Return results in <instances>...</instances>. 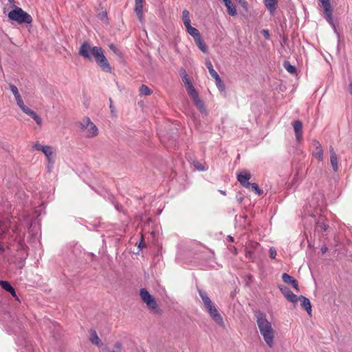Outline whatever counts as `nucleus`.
<instances>
[{
    "label": "nucleus",
    "instance_id": "8fccbe9b",
    "mask_svg": "<svg viewBox=\"0 0 352 352\" xmlns=\"http://www.w3.org/2000/svg\"><path fill=\"white\" fill-rule=\"evenodd\" d=\"M348 90H349V92L350 93V94L352 96V80L350 81V82L349 84Z\"/></svg>",
    "mask_w": 352,
    "mask_h": 352
},
{
    "label": "nucleus",
    "instance_id": "603ef678",
    "mask_svg": "<svg viewBox=\"0 0 352 352\" xmlns=\"http://www.w3.org/2000/svg\"><path fill=\"white\" fill-rule=\"evenodd\" d=\"M321 251H322V252L323 254L325 253L327 251V247H322V249H321Z\"/></svg>",
    "mask_w": 352,
    "mask_h": 352
},
{
    "label": "nucleus",
    "instance_id": "3c124183",
    "mask_svg": "<svg viewBox=\"0 0 352 352\" xmlns=\"http://www.w3.org/2000/svg\"><path fill=\"white\" fill-rule=\"evenodd\" d=\"M109 47H110V49H111V50H113L114 52H116L117 49H116V47L113 44L110 45H109Z\"/></svg>",
    "mask_w": 352,
    "mask_h": 352
},
{
    "label": "nucleus",
    "instance_id": "c85d7f7f",
    "mask_svg": "<svg viewBox=\"0 0 352 352\" xmlns=\"http://www.w3.org/2000/svg\"><path fill=\"white\" fill-rule=\"evenodd\" d=\"M249 188H251L252 191L258 195L263 193V191L259 188L258 186L256 183H250V186Z\"/></svg>",
    "mask_w": 352,
    "mask_h": 352
},
{
    "label": "nucleus",
    "instance_id": "0eeeda50",
    "mask_svg": "<svg viewBox=\"0 0 352 352\" xmlns=\"http://www.w3.org/2000/svg\"><path fill=\"white\" fill-rule=\"evenodd\" d=\"M237 180L243 187L246 188H249L250 186V183L249 180L251 178L250 173L247 170H243L240 173H239L236 175Z\"/></svg>",
    "mask_w": 352,
    "mask_h": 352
},
{
    "label": "nucleus",
    "instance_id": "4be33fe9",
    "mask_svg": "<svg viewBox=\"0 0 352 352\" xmlns=\"http://www.w3.org/2000/svg\"><path fill=\"white\" fill-rule=\"evenodd\" d=\"M185 28L186 29L187 32L193 37L194 40H196L197 38L201 37V34L199 30L195 28L192 27L190 24L186 26Z\"/></svg>",
    "mask_w": 352,
    "mask_h": 352
},
{
    "label": "nucleus",
    "instance_id": "ea45409f",
    "mask_svg": "<svg viewBox=\"0 0 352 352\" xmlns=\"http://www.w3.org/2000/svg\"><path fill=\"white\" fill-rule=\"evenodd\" d=\"M14 98H15L17 105L19 107L20 109L25 105L21 94L19 96L15 97Z\"/></svg>",
    "mask_w": 352,
    "mask_h": 352
},
{
    "label": "nucleus",
    "instance_id": "13d9d810",
    "mask_svg": "<svg viewBox=\"0 0 352 352\" xmlns=\"http://www.w3.org/2000/svg\"><path fill=\"white\" fill-rule=\"evenodd\" d=\"M110 352H118V351H116L115 350H113V351H111Z\"/></svg>",
    "mask_w": 352,
    "mask_h": 352
},
{
    "label": "nucleus",
    "instance_id": "6ab92c4d",
    "mask_svg": "<svg viewBox=\"0 0 352 352\" xmlns=\"http://www.w3.org/2000/svg\"><path fill=\"white\" fill-rule=\"evenodd\" d=\"M47 158V161H50L54 160V148L51 146H47L46 148L42 152Z\"/></svg>",
    "mask_w": 352,
    "mask_h": 352
},
{
    "label": "nucleus",
    "instance_id": "473e14b6",
    "mask_svg": "<svg viewBox=\"0 0 352 352\" xmlns=\"http://www.w3.org/2000/svg\"><path fill=\"white\" fill-rule=\"evenodd\" d=\"M284 67L290 74H294L296 71V67L292 65L289 62H285Z\"/></svg>",
    "mask_w": 352,
    "mask_h": 352
},
{
    "label": "nucleus",
    "instance_id": "4c0bfd02",
    "mask_svg": "<svg viewBox=\"0 0 352 352\" xmlns=\"http://www.w3.org/2000/svg\"><path fill=\"white\" fill-rule=\"evenodd\" d=\"M9 87H10V91L13 94L14 98L20 95L18 88L15 85H10Z\"/></svg>",
    "mask_w": 352,
    "mask_h": 352
},
{
    "label": "nucleus",
    "instance_id": "bf43d9fd",
    "mask_svg": "<svg viewBox=\"0 0 352 352\" xmlns=\"http://www.w3.org/2000/svg\"><path fill=\"white\" fill-rule=\"evenodd\" d=\"M239 3H241L243 0H237Z\"/></svg>",
    "mask_w": 352,
    "mask_h": 352
},
{
    "label": "nucleus",
    "instance_id": "5701e85b",
    "mask_svg": "<svg viewBox=\"0 0 352 352\" xmlns=\"http://www.w3.org/2000/svg\"><path fill=\"white\" fill-rule=\"evenodd\" d=\"M298 301L300 302L302 308H311L310 300L307 298L300 296L298 298Z\"/></svg>",
    "mask_w": 352,
    "mask_h": 352
},
{
    "label": "nucleus",
    "instance_id": "aec40b11",
    "mask_svg": "<svg viewBox=\"0 0 352 352\" xmlns=\"http://www.w3.org/2000/svg\"><path fill=\"white\" fill-rule=\"evenodd\" d=\"M225 6L227 8L228 13L230 16H235L236 14V10L231 0H223Z\"/></svg>",
    "mask_w": 352,
    "mask_h": 352
},
{
    "label": "nucleus",
    "instance_id": "dca6fc26",
    "mask_svg": "<svg viewBox=\"0 0 352 352\" xmlns=\"http://www.w3.org/2000/svg\"><path fill=\"white\" fill-rule=\"evenodd\" d=\"M282 279L284 283L288 285H291L294 289L298 290V281L296 279H294L292 276L285 273L282 275Z\"/></svg>",
    "mask_w": 352,
    "mask_h": 352
},
{
    "label": "nucleus",
    "instance_id": "09e8293b",
    "mask_svg": "<svg viewBox=\"0 0 352 352\" xmlns=\"http://www.w3.org/2000/svg\"><path fill=\"white\" fill-rule=\"evenodd\" d=\"M121 344L120 342H116L115 344V348L116 349V351H120L121 349Z\"/></svg>",
    "mask_w": 352,
    "mask_h": 352
},
{
    "label": "nucleus",
    "instance_id": "1a4fd4ad",
    "mask_svg": "<svg viewBox=\"0 0 352 352\" xmlns=\"http://www.w3.org/2000/svg\"><path fill=\"white\" fill-rule=\"evenodd\" d=\"M140 296L142 300L146 303V305L149 307H153L152 308H155L154 305H155V302L154 298L149 294V292L146 289H140Z\"/></svg>",
    "mask_w": 352,
    "mask_h": 352
},
{
    "label": "nucleus",
    "instance_id": "2eb2a0df",
    "mask_svg": "<svg viewBox=\"0 0 352 352\" xmlns=\"http://www.w3.org/2000/svg\"><path fill=\"white\" fill-rule=\"evenodd\" d=\"M293 126L296 140L299 142L301 140L302 135V124L300 120H296L293 124Z\"/></svg>",
    "mask_w": 352,
    "mask_h": 352
},
{
    "label": "nucleus",
    "instance_id": "f257e3e1",
    "mask_svg": "<svg viewBox=\"0 0 352 352\" xmlns=\"http://www.w3.org/2000/svg\"><path fill=\"white\" fill-rule=\"evenodd\" d=\"M325 206V200L324 195L321 191L315 192L311 199L309 201V204L304 208V216H310L314 219L317 215L319 216L316 221L317 228H320L322 231H326L328 226L325 223V218L321 214Z\"/></svg>",
    "mask_w": 352,
    "mask_h": 352
},
{
    "label": "nucleus",
    "instance_id": "a878e982",
    "mask_svg": "<svg viewBox=\"0 0 352 352\" xmlns=\"http://www.w3.org/2000/svg\"><path fill=\"white\" fill-rule=\"evenodd\" d=\"M199 294H200V296H201L204 303L206 306V308H212L211 300H210L208 296L206 295V294L204 292H199Z\"/></svg>",
    "mask_w": 352,
    "mask_h": 352
},
{
    "label": "nucleus",
    "instance_id": "5fc2aeb1",
    "mask_svg": "<svg viewBox=\"0 0 352 352\" xmlns=\"http://www.w3.org/2000/svg\"><path fill=\"white\" fill-rule=\"evenodd\" d=\"M228 239L230 241H233V238H232L231 236H228Z\"/></svg>",
    "mask_w": 352,
    "mask_h": 352
},
{
    "label": "nucleus",
    "instance_id": "a18cd8bd",
    "mask_svg": "<svg viewBox=\"0 0 352 352\" xmlns=\"http://www.w3.org/2000/svg\"><path fill=\"white\" fill-rule=\"evenodd\" d=\"M194 166H195V167L197 169H198L199 170H205L204 167L203 166H201V164L199 162H194Z\"/></svg>",
    "mask_w": 352,
    "mask_h": 352
},
{
    "label": "nucleus",
    "instance_id": "a19ab883",
    "mask_svg": "<svg viewBox=\"0 0 352 352\" xmlns=\"http://www.w3.org/2000/svg\"><path fill=\"white\" fill-rule=\"evenodd\" d=\"M14 98H15L17 105L19 107L20 109L25 105L21 94L19 96L15 97Z\"/></svg>",
    "mask_w": 352,
    "mask_h": 352
},
{
    "label": "nucleus",
    "instance_id": "2f4dec72",
    "mask_svg": "<svg viewBox=\"0 0 352 352\" xmlns=\"http://www.w3.org/2000/svg\"><path fill=\"white\" fill-rule=\"evenodd\" d=\"M140 92L141 95L148 96L151 94V89L146 85H142L140 88Z\"/></svg>",
    "mask_w": 352,
    "mask_h": 352
},
{
    "label": "nucleus",
    "instance_id": "423d86ee",
    "mask_svg": "<svg viewBox=\"0 0 352 352\" xmlns=\"http://www.w3.org/2000/svg\"><path fill=\"white\" fill-rule=\"evenodd\" d=\"M319 1L321 3V5L323 8L324 18L328 21V23L332 26V28L334 30V32H336L337 30L332 17L333 10L330 3V0H319Z\"/></svg>",
    "mask_w": 352,
    "mask_h": 352
},
{
    "label": "nucleus",
    "instance_id": "b1692460",
    "mask_svg": "<svg viewBox=\"0 0 352 352\" xmlns=\"http://www.w3.org/2000/svg\"><path fill=\"white\" fill-rule=\"evenodd\" d=\"M195 106L201 112L205 111L206 109L203 101L199 98V96L192 99Z\"/></svg>",
    "mask_w": 352,
    "mask_h": 352
},
{
    "label": "nucleus",
    "instance_id": "864d4df0",
    "mask_svg": "<svg viewBox=\"0 0 352 352\" xmlns=\"http://www.w3.org/2000/svg\"><path fill=\"white\" fill-rule=\"evenodd\" d=\"M307 311V314L309 316H311V311H312V309H306Z\"/></svg>",
    "mask_w": 352,
    "mask_h": 352
},
{
    "label": "nucleus",
    "instance_id": "4468645a",
    "mask_svg": "<svg viewBox=\"0 0 352 352\" xmlns=\"http://www.w3.org/2000/svg\"><path fill=\"white\" fill-rule=\"evenodd\" d=\"M329 153H330V162L331 165L335 172L338 170V156L334 151V148L332 146L329 148Z\"/></svg>",
    "mask_w": 352,
    "mask_h": 352
},
{
    "label": "nucleus",
    "instance_id": "412c9836",
    "mask_svg": "<svg viewBox=\"0 0 352 352\" xmlns=\"http://www.w3.org/2000/svg\"><path fill=\"white\" fill-rule=\"evenodd\" d=\"M264 3L269 12L274 14L276 10L277 0H264Z\"/></svg>",
    "mask_w": 352,
    "mask_h": 352
},
{
    "label": "nucleus",
    "instance_id": "393cba45",
    "mask_svg": "<svg viewBox=\"0 0 352 352\" xmlns=\"http://www.w3.org/2000/svg\"><path fill=\"white\" fill-rule=\"evenodd\" d=\"M182 17L185 27L190 24V13L187 10H183Z\"/></svg>",
    "mask_w": 352,
    "mask_h": 352
},
{
    "label": "nucleus",
    "instance_id": "9d476101",
    "mask_svg": "<svg viewBox=\"0 0 352 352\" xmlns=\"http://www.w3.org/2000/svg\"><path fill=\"white\" fill-rule=\"evenodd\" d=\"M210 316L212 320L219 326L224 327V322L223 318L218 309H208Z\"/></svg>",
    "mask_w": 352,
    "mask_h": 352
},
{
    "label": "nucleus",
    "instance_id": "6e6d98bb",
    "mask_svg": "<svg viewBox=\"0 0 352 352\" xmlns=\"http://www.w3.org/2000/svg\"><path fill=\"white\" fill-rule=\"evenodd\" d=\"M109 100H110V102H111V104H110V108L111 109V111H113V110H112L113 106H112V101H111V99H110Z\"/></svg>",
    "mask_w": 352,
    "mask_h": 352
},
{
    "label": "nucleus",
    "instance_id": "20e7f679",
    "mask_svg": "<svg viewBox=\"0 0 352 352\" xmlns=\"http://www.w3.org/2000/svg\"><path fill=\"white\" fill-rule=\"evenodd\" d=\"M8 17L19 23H31L32 22V16L19 7H15L14 10H11L8 13Z\"/></svg>",
    "mask_w": 352,
    "mask_h": 352
},
{
    "label": "nucleus",
    "instance_id": "f704fd0d",
    "mask_svg": "<svg viewBox=\"0 0 352 352\" xmlns=\"http://www.w3.org/2000/svg\"><path fill=\"white\" fill-rule=\"evenodd\" d=\"M19 248L21 251H24L25 253V255L24 256H23L24 258V259L26 258V256L28 255L27 254V250H28V247L27 245L24 243V241L23 240H20L19 243Z\"/></svg>",
    "mask_w": 352,
    "mask_h": 352
},
{
    "label": "nucleus",
    "instance_id": "9b49d317",
    "mask_svg": "<svg viewBox=\"0 0 352 352\" xmlns=\"http://www.w3.org/2000/svg\"><path fill=\"white\" fill-rule=\"evenodd\" d=\"M280 290L282 291V293L284 294V296L286 297V298L290 301L294 303L298 302V296L294 294L289 289L285 287H280Z\"/></svg>",
    "mask_w": 352,
    "mask_h": 352
},
{
    "label": "nucleus",
    "instance_id": "58836bf2",
    "mask_svg": "<svg viewBox=\"0 0 352 352\" xmlns=\"http://www.w3.org/2000/svg\"><path fill=\"white\" fill-rule=\"evenodd\" d=\"M36 122L37 124H42V119L35 112L30 116Z\"/></svg>",
    "mask_w": 352,
    "mask_h": 352
},
{
    "label": "nucleus",
    "instance_id": "de8ad7c7",
    "mask_svg": "<svg viewBox=\"0 0 352 352\" xmlns=\"http://www.w3.org/2000/svg\"><path fill=\"white\" fill-rule=\"evenodd\" d=\"M206 66L208 68V71L212 69H213V66L212 65V63L208 59L206 60Z\"/></svg>",
    "mask_w": 352,
    "mask_h": 352
},
{
    "label": "nucleus",
    "instance_id": "c9c22d12",
    "mask_svg": "<svg viewBox=\"0 0 352 352\" xmlns=\"http://www.w3.org/2000/svg\"><path fill=\"white\" fill-rule=\"evenodd\" d=\"M21 109L24 113L27 114L29 116H31L34 113L33 110H32L26 105H24L23 107L21 108Z\"/></svg>",
    "mask_w": 352,
    "mask_h": 352
},
{
    "label": "nucleus",
    "instance_id": "7ed1b4c3",
    "mask_svg": "<svg viewBox=\"0 0 352 352\" xmlns=\"http://www.w3.org/2000/svg\"><path fill=\"white\" fill-rule=\"evenodd\" d=\"M254 316L261 334L267 346L272 348L274 345V331L271 322L268 321L266 315L260 309L255 311Z\"/></svg>",
    "mask_w": 352,
    "mask_h": 352
},
{
    "label": "nucleus",
    "instance_id": "49530a36",
    "mask_svg": "<svg viewBox=\"0 0 352 352\" xmlns=\"http://www.w3.org/2000/svg\"><path fill=\"white\" fill-rule=\"evenodd\" d=\"M261 34L263 35V36L266 38V39H269L270 38V32L267 30H263L261 31Z\"/></svg>",
    "mask_w": 352,
    "mask_h": 352
},
{
    "label": "nucleus",
    "instance_id": "c03bdc74",
    "mask_svg": "<svg viewBox=\"0 0 352 352\" xmlns=\"http://www.w3.org/2000/svg\"><path fill=\"white\" fill-rule=\"evenodd\" d=\"M276 256V250L274 248H270V256L272 258H275Z\"/></svg>",
    "mask_w": 352,
    "mask_h": 352
},
{
    "label": "nucleus",
    "instance_id": "79ce46f5",
    "mask_svg": "<svg viewBox=\"0 0 352 352\" xmlns=\"http://www.w3.org/2000/svg\"><path fill=\"white\" fill-rule=\"evenodd\" d=\"M210 76L214 78H217L218 77H219V74H217V72L213 69H210L208 71Z\"/></svg>",
    "mask_w": 352,
    "mask_h": 352
},
{
    "label": "nucleus",
    "instance_id": "72a5a7b5",
    "mask_svg": "<svg viewBox=\"0 0 352 352\" xmlns=\"http://www.w3.org/2000/svg\"><path fill=\"white\" fill-rule=\"evenodd\" d=\"M6 228L1 227L0 225V239L3 238V234L6 232ZM5 248L2 245L1 242H0V254L4 252Z\"/></svg>",
    "mask_w": 352,
    "mask_h": 352
},
{
    "label": "nucleus",
    "instance_id": "bb28decb",
    "mask_svg": "<svg viewBox=\"0 0 352 352\" xmlns=\"http://www.w3.org/2000/svg\"><path fill=\"white\" fill-rule=\"evenodd\" d=\"M195 42L201 51H202L204 53L207 52V47L202 41L201 37H199V38L195 40Z\"/></svg>",
    "mask_w": 352,
    "mask_h": 352
},
{
    "label": "nucleus",
    "instance_id": "e433bc0d",
    "mask_svg": "<svg viewBox=\"0 0 352 352\" xmlns=\"http://www.w3.org/2000/svg\"><path fill=\"white\" fill-rule=\"evenodd\" d=\"M47 146V145H42L37 142L34 144L33 148L36 151L43 152Z\"/></svg>",
    "mask_w": 352,
    "mask_h": 352
},
{
    "label": "nucleus",
    "instance_id": "c756f323",
    "mask_svg": "<svg viewBox=\"0 0 352 352\" xmlns=\"http://www.w3.org/2000/svg\"><path fill=\"white\" fill-rule=\"evenodd\" d=\"M182 78V81L186 86V88L188 87L189 85H192V82H190V80L188 74H186V72L185 71L183 72Z\"/></svg>",
    "mask_w": 352,
    "mask_h": 352
},
{
    "label": "nucleus",
    "instance_id": "4d7b16f0",
    "mask_svg": "<svg viewBox=\"0 0 352 352\" xmlns=\"http://www.w3.org/2000/svg\"><path fill=\"white\" fill-rule=\"evenodd\" d=\"M8 1L10 3H14V0H8Z\"/></svg>",
    "mask_w": 352,
    "mask_h": 352
},
{
    "label": "nucleus",
    "instance_id": "ddd939ff",
    "mask_svg": "<svg viewBox=\"0 0 352 352\" xmlns=\"http://www.w3.org/2000/svg\"><path fill=\"white\" fill-rule=\"evenodd\" d=\"M144 0H135V8L134 11L136 13L140 21L143 19V6Z\"/></svg>",
    "mask_w": 352,
    "mask_h": 352
},
{
    "label": "nucleus",
    "instance_id": "cd10ccee",
    "mask_svg": "<svg viewBox=\"0 0 352 352\" xmlns=\"http://www.w3.org/2000/svg\"><path fill=\"white\" fill-rule=\"evenodd\" d=\"M186 91L188 94L191 98V99L196 98L197 96H199L192 85H189L188 87H186Z\"/></svg>",
    "mask_w": 352,
    "mask_h": 352
},
{
    "label": "nucleus",
    "instance_id": "37998d69",
    "mask_svg": "<svg viewBox=\"0 0 352 352\" xmlns=\"http://www.w3.org/2000/svg\"><path fill=\"white\" fill-rule=\"evenodd\" d=\"M54 162V160H52V162L50 161H47V168L48 172H50L51 170L53 168Z\"/></svg>",
    "mask_w": 352,
    "mask_h": 352
},
{
    "label": "nucleus",
    "instance_id": "7c9ffc66",
    "mask_svg": "<svg viewBox=\"0 0 352 352\" xmlns=\"http://www.w3.org/2000/svg\"><path fill=\"white\" fill-rule=\"evenodd\" d=\"M215 84L217 88L220 91H225V85L223 82H222L220 77H218L217 78H215Z\"/></svg>",
    "mask_w": 352,
    "mask_h": 352
},
{
    "label": "nucleus",
    "instance_id": "f8f14e48",
    "mask_svg": "<svg viewBox=\"0 0 352 352\" xmlns=\"http://www.w3.org/2000/svg\"><path fill=\"white\" fill-rule=\"evenodd\" d=\"M314 146L316 147V149L313 151V156L318 159L319 161L323 160V150L321 146L320 142L317 140H314L313 142Z\"/></svg>",
    "mask_w": 352,
    "mask_h": 352
},
{
    "label": "nucleus",
    "instance_id": "f03ea898",
    "mask_svg": "<svg viewBox=\"0 0 352 352\" xmlns=\"http://www.w3.org/2000/svg\"><path fill=\"white\" fill-rule=\"evenodd\" d=\"M78 54L83 58L89 61L94 59L102 71L109 73L111 72L110 64L101 47L93 46L88 42H84L80 47Z\"/></svg>",
    "mask_w": 352,
    "mask_h": 352
},
{
    "label": "nucleus",
    "instance_id": "f3484780",
    "mask_svg": "<svg viewBox=\"0 0 352 352\" xmlns=\"http://www.w3.org/2000/svg\"><path fill=\"white\" fill-rule=\"evenodd\" d=\"M89 340L90 342L98 346H102L103 345L102 342L99 338V337L97 335V333L95 330H91L89 332Z\"/></svg>",
    "mask_w": 352,
    "mask_h": 352
},
{
    "label": "nucleus",
    "instance_id": "a211bd4d",
    "mask_svg": "<svg viewBox=\"0 0 352 352\" xmlns=\"http://www.w3.org/2000/svg\"><path fill=\"white\" fill-rule=\"evenodd\" d=\"M0 286L6 291L10 293L12 296H14V297L16 296V294L14 289L13 288V287L10 285V283L8 281L0 280Z\"/></svg>",
    "mask_w": 352,
    "mask_h": 352
},
{
    "label": "nucleus",
    "instance_id": "6e6552de",
    "mask_svg": "<svg viewBox=\"0 0 352 352\" xmlns=\"http://www.w3.org/2000/svg\"><path fill=\"white\" fill-rule=\"evenodd\" d=\"M43 325L45 327L46 330L48 329L49 332L52 333L54 337L59 335L60 327L56 322L50 320H45L43 321Z\"/></svg>",
    "mask_w": 352,
    "mask_h": 352
},
{
    "label": "nucleus",
    "instance_id": "39448f33",
    "mask_svg": "<svg viewBox=\"0 0 352 352\" xmlns=\"http://www.w3.org/2000/svg\"><path fill=\"white\" fill-rule=\"evenodd\" d=\"M80 129L86 138H94L98 134V129L89 118H85L80 122Z\"/></svg>",
    "mask_w": 352,
    "mask_h": 352
}]
</instances>
